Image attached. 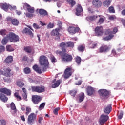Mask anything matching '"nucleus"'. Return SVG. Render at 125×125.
Masks as SVG:
<instances>
[{
	"label": "nucleus",
	"mask_w": 125,
	"mask_h": 125,
	"mask_svg": "<svg viewBox=\"0 0 125 125\" xmlns=\"http://www.w3.org/2000/svg\"><path fill=\"white\" fill-rule=\"evenodd\" d=\"M39 62L42 66H48V60L45 56H40Z\"/></svg>",
	"instance_id": "423d86ee"
},
{
	"label": "nucleus",
	"mask_w": 125,
	"mask_h": 125,
	"mask_svg": "<svg viewBox=\"0 0 125 125\" xmlns=\"http://www.w3.org/2000/svg\"><path fill=\"white\" fill-rule=\"evenodd\" d=\"M109 20H114L116 19V17L114 15L110 16V17H109Z\"/></svg>",
	"instance_id": "338daca9"
},
{
	"label": "nucleus",
	"mask_w": 125,
	"mask_h": 125,
	"mask_svg": "<svg viewBox=\"0 0 125 125\" xmlns=\"http://www.w3.org/2000/svg\"><path fill=\"white\" fill-rule=\"evenodd\" d=\"M75 46V44L74 42L71 41H69L66 42V47H70V48H73Z\"/></svg>",
	"instance_id": "cd10ccee"
},
{
	"label": "nucleus",
	"mask_w": 125,
	"mask_h": 125,
	"mask_svg": "<svg viewBox=\"0 0 125 125\" xmlns=\"http://www.w3.org/2000/svg\"><path fill=\"white\" fill-rule=\"evenodd\" d=\"M13 61V57L11 56H8L4 60V62L6 63V64H11L12 62Z\"/></svg>",
	"instance_id": "b1692460"
},
{
	"label": "nucleus",
	"mask_w": 125,
	"mask_h": 125,
	"mask_svg": "<svg viewBox=\"0 0 125 125\" xmlns=\"http://www.w3.org/2000/svg\"><path fill=\"white\" fill-rule=\"evenodd\" d=\"M31 111H32V110L30 108L26 107V113H25L26 115L28 116V115H29L30 113H31Z\"/></svg>",
	"instance_id": "864d4df0"
},
{
	"label": "nucleus",
	"mask_w": 125,
	"mask_h": 125,
	"mask_svg": "<svg viewBox=\"0 0 125 125\" xmlns=\"http://www.w3.org/2000/svg\"><path fill=\"white\" fill-rule=\"evenodd\" d=\"M33 26L35 29H40V26L37 23H34L33 24Z\"/></svg>",
	"instance_id": "680f3d73"
},
{
	"label": "nucleus",
	"mask_w": 125,
	"mask_h": 125,
	"mask_svg": "<svg viewBox=\"0 0 125 125\" xmlns=\"http://www.w3.org/2000/svg\"><path fill=\"white\" fill-rule=\"evenodd\" d=\"M75 61L78 65H81V62H82V59L79 56H77L75 58Z\"/></svg>",
	"instance_id": "c9c22d12"
},
{
	"label": "nucleus",
	"mask_w": 125,
	"mask_h": 125,
	"mask_svg": "<svg viewBox=\"0 0 125 125\" xmlns=\"http://www.w3.org/2000/svg\"><path fill=\"white\" fill-rule=\"evenodd\" d=\"M67 2L69 4V5H71V7H73L76 4V1L74 0H67Z\"/></svg>",
	"instance_id": "c756f323"
},
{
	"label": "nucleus",
	"mask_w": 125,
	"mask_h": 125,
	"mask_svg": "<svg viewBox=\"0 0 125 125\" xmlns=\"http://www.w3.org/2000/svg\"><path fill=\"white\" fill-rule=\"evenodd\" d=\"M31 90L33 92H38V86H33L31 87Z\"/></svg>",
	"instance_id": "a18cd8bd"
},
{
	"label": "nucleus",
	"mask_w": 125,
	"mask_h": 125,
	"mask_svg": "<svg viewBox=\"0 0 125 125\" xmlns=\"http://www.w3.org/2000/svg\"><path fill=\"white\" fill-rule=\"evenodd\" d=\"M101 99H106L108 98L110 92L106 89H100L98 91Z\"/></svg>",
	"instance_id": "7ed1b4c3"
},
{
	"label": "nucleus",
	"mask_w": 125,
	"mask_h": 125,
	"mask_svg": "<svg viewBox=\"0 0 125 125\" xmlns=\"http://www.w3.org/2000/svg\"><path fill=\"white\" fill-rule=\"evenodd\" d=\"M110 50V47L107 45H102L99 49L98 52L99 53H105L108 52Z\"/></svg>",
	"instance_id": "1a4fd4ad"
},
{
	"label": "nucleus",
	"mask_w": 125,
	"mask_h": 125,
	"mask_svg": "<svg viewBox=\"0 0 125 125\" xmlns=\"http://www.w3.org/2000/svg\"><path fill=\"white\" fill-rule=\"evenodd\" d=\"M95 36L101 37L103 35V27L102 26H97L95 29Z\"/></svg>",
	"instance_id": "9d476101"
},
{
	"label": "nucleus",
	"mask_w": 125,
	"mask_h": 125,
	"mask_svg": "<svg viewBox=\"0 0 125 125\" xmlns=\"http://www.w3.org/2000/svg\"><path fill=\"white\" fill-rule=\"evenodd\" d=\"M62 82L61 80H57L54 84L52 85V88H56V87H58L59 85H60V83Z\"/></svg>",
	"instance_id": "bb28decb"
},
{
	"label": "nucleus",
	"mask_w": 125,
	"mask_h": 125,
	"mask_svg": "<svg viewBox=\"0 0 125 125\" xmlns=\"http://www.w3.org/2000/svg\"><path fill=\"white\" fill-rule=\"evenodd\" d=\"M23 33L26 34V35H28L31 38H33L34 37V33L28 28H25V29L23 30Z\"/></svg>",
	"instance_id": "a211bd4d"
},
{
	"label": "nucleus",
	"mask_w": 125,
	"mask_h": 125,
	"mask_svg": "<svg viewBox=\"0 0 125 125\" xmlns=\"http://www.w3.org/2000/svg\"><path fill=\"white\" fill-rule=\"evenodd\" d=\"M84 48H85V47L83 45H80L78 47V50L79 51H84Z\"/></svg>",
	"instance_id": "ea45409f"
},
{
	"label": "nucleus",
	"mask_w": 125,
	"mask_h": 125,
	"mask_svg": "<svg viewBox=\"0 0 125 125\" xmlns=\"http://www.w3.org/2000/svg\"><path fill=\"white\" fill-rule=\"evenodd\" d=\"M0 6L2 9L4 10L5 11H7L10 5L5 3H1L0 4Z\"/></svg>",
	"instance_id": "5701e85b"
},
{
	"label": "nucleus",
	"mask_w": 125,
	"mask_h": 125,
	"mask_svg": "<svg viewBox=\"0 0 125 125\" xmlns=\"http://www.w3.org/2000/svg\"><path fill=\"white\" fill-rule=\"evenodd\" d=\"M37 11H38L39 14L42 15V16H47L48 15L47 11L43 9H37Z\"/></svg>",
	"instance_id": "6ab92c4d"
},
{
	"label": "nucleus",
	"mask_w": 125,
	"mask_h": 125,
	"mask_svg": "<svg viewBox=\"0 0 125 125\" xmlns=\"http://www.w3.org/2000/svg\"><path fill=\"white\" fill-rule=\"evenodd\" d=\"M109 120V116L107 115L102 114L101 115L99 123L100 125H104Z\"/></svg>",
	"instance_id": "9b49d317"
},
{
	"label": "nucleus",
	"mask_w": 125,
	"mask_h": 125,
	"mask_svg": "<svg viewBox=\"0 0 125 125\" xmlns=\"http://www.w3.org/2000/svg\"><path fill=\"white\" fill-rule=\"evenodd\" d=\"M14 96L15 97H16V98H17L18 101L22 100V98L20 97V96L19 95V93L18 92H15L14 93Z\"/></svg>",
	"instance_id": "e433bc0d"
},
{
	"label": "nucleus",
	"mask_w": 125,
	"mask_h": 125,
	"mask_svg": "<svg viewBox=\"0 0 125 125\" xmlns=\"http://www.w3.org/2000/svg\"><path fill=\"white\" fill-rule=\"evenodd\" d=\"M5 50V47L4 46H2V45H0V53L1 52H4Z\"/></svg>",
	"instance_id": "603ef678"
},
{
	"label": "nucleus",
	"mask_w": 125,
	"mask_h": 125,
	"mask_svg": "<svg viewBox=\"0 0 125 125\" xmlns=\"http://www.w3.org/2000/svg\"><path fill=\"white\" fill-rule=\"evenodd\" d=\"M24 85L25 84H24V83L21 81H18V82H17V85H18V86H19V87H23Z\"/></svg>",
	"instance_id": "79ce46f5"
},
{
	"label": "nucleus",
	"mask_w": 125,
	"mask_h": 125,
	"mask_svg": "<svg viewBox=\"0 0 125 125\" xmlns=\"http://www.w3.org/2000/svg\"><path fill=\"white\" fill-rule=\"evenodd\" d=\"M70 94L72 95V96H73V97H75V96L77 94V92L75 90L70 91Z\"/></svg>",
	"instance_id": "6e6d98bb"
},
{
	"label": "nucleus",
	"mask_w": 125,
	"mask_h": 125,
	"mask_svg": "<svg viewBox=\"0 0 125 125\" xmlns=\"http://www.w3.org/2000/svg\"><path fill=\"white\" fill-rule=\"evenodd\" d=\"M111 53L114 56L117 55V52L116 51V50H115V49H112Z\"/></svg>",
	"instance_id": "774afa93"
},
{
	"label": "nucleus",
	"mask_w": 125,
	"mask_h": 125,
	"mask_svg": "<svg viewBox=\"0 0 125 125\" xmlns=\"http://www.w3.org/2000/svg\"><path fill=\"white\" fill-rule=\"evenodd\" d=\"M75 14L77 15V16H80V15H82V14L83 12V7L82 6L78 4L76 6V7L75 8Z\"/></svg>",
	"instance_id": "f8f14e48"
},
{
	"label": "nucleus",
	"mask_w": 125,
	"mask_h": 125,
	"mask_svg": "<svg viewBox=\"0 0 125 125\" xmlns=\"http://www.w3.org/2000/svg\"><path fill=\"white\" fill-rule=\"evenodd\" d=\"M103 5L104 6H106V7H108V6L111 4V0H106L104 2H103Z\"/></svg>",
	"instance_id": "7c9ffc66"
},
{
	"label": "nucleus",
	"mask_w": 125,
	"mask_h": 125,
	"mask_svg": "<svg viewBox=\"0 0 125 125\" xmlns=\"http://www.w3.org/2000/svg\"><path fill=\"white\" fill-rule=\"evenodd\" d=\"M23 7H26L27 11L29 12V13H34V12H35V8L31 7V6L27 3L24 4Z\"/></svg>",
	"instance_id": "2eb2a0df"
},
{
	"label": "nucleus",
	"mask_w": 125,
	"mask_h": 125,
	"mask_svg": "<svg viewBox=\"0 0 125 125\" xmlns=\"http://www.w3.org/2000/svg\"><path fill=\"white\" fill-rule=\"evenodd\" d=\"M36 120L37 115L35 113H32L28 116L27 119V123L28 125H33Z\"/></svg>",
	"instance_id": "39448f33"
},
{
	"label": "nucleus",
	"mask_w": 125,
	"mask_h": 125,
	"mask_svg": "<svg viewBox=\"0 0 125 125\" xmlns=\"http://www.w3.org/2000/svg\"><path fill=\"white\" fill-rule=\"evenodd\" d=\"M11 23L12 25H14V26H18V24H19V21H18L16 19H13Z\"/></svg>",
	"instance_id": "f704fd0d"
},
{
	"label": "nucleus",
	"mask_w": 125,
	"mask_h": 125,
	"mask_svg": "<svg viewBox=\"0 0 125 125\" xmlns=\"http://www.w3.org/2000/svg\"><path fill=\"white\" fill-rule=\"evenodd\" d=\"M45 106V103H42V104H41L39 106V110H40V111L41 110H42V109L44 108Z\"/></svg>",
	"instance_id": "37998d69"
},
{
	"label": "nucleus",
	"mask_w": 125,
	"mask_h": 125,
	"mask_svg": "<svg viewBox=\"0 0 125 125\" xmlns=\"http://www.w3.org/2000/svg\"><path fill=\"white\" fill-rule=\"evenodd\" d=\"M7 37L11 42H19V36L13 32H10L7 35Z\"/></svg>",
	"instance_id": "f03ea898"
},
{
	"label": "nucleus",
	"mask_w": 125,
	"mask_h": 125,
	"mask_svg": "<svg viewBox=\"0 0 125 125\" xmlns=\"http://www.w3.org/2000/svg\"><path fill=\"white\" fill-rule=\"evenodd\" d=\"M113 38H114V35L112 34H110L108 36L104 38V41H110V40H112Z\"/></svg>",
	"instance_id": "4c0bfd02"
},
{
	"label": "nucleus",
	"mask_w": 125,
	"mask_h": 125,
	"mask_svg": "<svg viewBox=\"0 0 125 125\" xmlns=\"http://www.w3.org/2000/svg\"><path fill=\"white\" fill-rule=\"evenodd\" d=\"M75 70L72 67H67L64 71V79H69L72 76V74L74 73Z\"/></svg>",
	"instance_id": "20e7f679"
},
{
	"label": "nucleus",
	"mask_w": 125,
	"mask_h": 125,
	"mask_svg": "<svg viewBox=\"0 0 125 125\" xmlns=\"http://www.w3.org/2000/svg\"><path fill=\"white\" fill-rule=\"evenodd\" d=\"M10 106H11V110H13V111L16 110V107L15 106V104H14V103L12 102L11 103Z\"/></svg>",
	"instance_id": "de8ad7c7"
},
{
	"label": "nucleus",
	"mask_w": 125,
	"mask_h": 125,
	"mask_svg": "<svg viewBox=\"0 0 125 125\" xmlns=\"http://www.w3.org/2000/svg\"><path fill=\"white\" fill-rule=\"evenodd\" d=\"M88 46L89 48L93 49L97 46V43H94L93 42L90 41L88 43Z\"/></svg>",
	"instance_id": "393cba45"
},
{
	"label": "nucleus",
	"mask_w": 125,
	"mask_h": 125,
	"mask_svg": "<svg viewBox=\"0 0 125 125\" xmlns=\"http://www.w3.org/2000/svg\"><path fill=\"white\" fill-rule=\"evenodd\" d=\"M84 99V93H82L81 95L79 96V102H83Z\"/></svg>",
	"instance_id": "a19ab883"
},
{
	"label": "nucleus",
	"mask_w": 125,
	"mask_h": 125,
	"mask_svg": "<svg viewBox=\"0 0 125 125\" xmlns=\"http://www.w3.org/2000/svg\"><path fill=\"white\" fill-rule=\"evenodd\" d=\"M42 98L41 97V96L34 95L32 96L31 100L34 104L37 105V104H39L41 101H42Z\"/></svg>",
	"instance_id": "0eeeda50"
},
{
	"label": "nucleus",
	"mask_w": 125,
	"mask_h": 125,
	"mask_svg": "<svg viewBox=\"0 0 125 125\" xmlns=\"http://www.w3.org/2000/svg\"><path fill=\"white\" fill-rule=\"evenodd\" d=\"M104 22V19L103 18H100L99 20L98 24H103V23Z\"/></svg>",
	"instance_id": "13d9d810"
},
{
	"label": "nucleus",
	"mask_w": 125,
	"mask_h": 125,
	"mask_svg": "<svg viewBox=\"0 0 125 125\" xmlns=\"http://www.w3.org/2000/svg\"><path fill=\"white\" fill-rule=\"evenodd\" d=\"M118 119L119 120H122L123 119V116H124V113L122 111H121L120 112H118Z\"/></svg>",
	"instance_id": "c03bdc74"
},
{
	"label": "nucleus",
	"mask_w": 125,
	"mask_h": 125,
	"mask_svg": "<svg viewBox=\"0 0 125 125\" xmlns=\"http://www.w3.org/2000/svg\"><path fill=\"white\" fill-rule=\"evenodd\" d=\"M111 111H112V104H110L107 105H105L104 107L103 111L104 114L109 115V114L111 113Z\"/></svg>",
	"instance_id": "ddd939ff"
},
{
	"label": "nucleus",
	"mask_w": 125,
	"mask_h": 125,
	"mask_svg": "<svg viewBox=\"0 0 125 125\" xmlns=\"http://www.w3.org/2000/svg\"><path fill=\"white\" fill-rule=\"evenodd\" d=\"M59 46L62 51L57 50L55 52L56 54L60 55L62 61L64 63H70V62H72L73 61V56L72 55L66 53L67 52V49H66L67 43L62 42L60 44Z\"/></svg>",
	"instance_id": "f257e3e1"
},
{
	"label": "nucleus",
	"mask_w": 125,
	"mask_h": 125,
	"mask_svg": "<svg viewBox=\"0 0 125 125\" xmlns=\"http://www.w3.org/2000/svg\"><path fill=\"white\" fill-rule=\"evenodd\" d=\"M4 71L5 72L4 76L7 77V78L13 77V76H14V73L11 71V69L10 67L4 68Z\"/></svg>",
	"instance_id": "6e6552de"
},
{
	"label": "nucleus",
	"mask_w": 125,
	"mask_h": 125,
	"mask_svg": "<svg viewBox=\"0 0 125 125\" xmlns=\"http://www.w3.org/2000/svg\"><path fill=\"white\" fill-rule=\"evenodd\" d=\"M7 42H8V39H7V37L3 38L1 41L2 44L5 45V44H7Z\"/></svg>",
	"instance_id": "2f4dec72"
},
{
	"label": "nucleus",
	"mask_w": 125,
	"mask_h": 125,
	"mask_svg": "<svg viewBox=\"0 0 125 125\" xmlns=\"http://www.w3.org/2000/svg\"><path fill=\"white\" fill-rule=\"evenodd\" d=\"M50 60L52 62V63H56V58H55V57L54 56H51L50 57Z\"/></svg>",
	"instance_id": "49530a36"
},
{
	"label": "nucleus",
	"mask_w": 125,
	"mask_h": 125,
	"mask_svg": "<svg viewBox=\"0 0 125 125\" xmlns=\"http://www.w3.org/2000/svg\"><path fill=\"white\" fill-rule=\"evenodd\" d=\"M82 83H83V81H82V80H80L78 82L75 83V85H81Z\"/></svg>",
	"instance_id": "0e129e2a"
},
{
	"label": "nucleus",
	"mask_w": 125,
	"mask_h": 125,
	"mask_svg": "<svg viewBox=\"0 0 125 125\" xmlns=\"http://www.w3.org/2000/svg\"><path fill=\"white\" fill-rule=\"evenodd\" d=\"M108 10L110 13H115V10L114 9V7L112 6L109 7Z\"/></svg>",
	"instance_id": "8fccbe9b"
},
{
	"label": "nucleus",
	"mask_w": 125,
	"mask_h": 125,
	"mask_svg": "<svg viewBox=\"0 0 125 125\" xmlns=\"http://www.w3.org/2000/svg\"><path fill=\"white\" fill-rule=\"evenodd\" d=\"M23 72L26 74V75H29V74H31V68L29 67H25L23 69Z\"/></svg>",
	"instance_id": "473e14b6"
},
{
	"label": "nucleus",
	"mask_w": 125,
	"mask_h": 125,
	"mask_svg": "<svg viewBox=\"0 0 125 125\" xmlns=\"http://www.w3.org/2000/svg\"><path fill=\"white\" fill-rule=\"evenodd\" d=\"M47 66L48 65H44V66L42 67V70L43 72H45L46 71V69H47Z\"/></svg>",
	"instance_id": "e2e57ef3"
},
{
	"label": "nucleus",
	"mask_w": 125,
	"mask_h": 125,
	"mask_svg": "<svg viewBox=\"0 0 125 125\" xmlns=\"http://www.w3.org/2000/svg\"><path fill=\"white\" fill-rule=\"evenodd\" d=\"M54 27V23H51V22H50L47 26V29H52Z\"/></svg>",
	"instance_id": "3c124183"
},
{
	"label": "nucleus",
	"mask_w": 125,
	"mask_h": 125,
	"mask_svg": "<svg viewBox=\"0 0 125 125\" xmlns=\"http://www.w3.org/2000/svg\"><path fill=\"white\" fill-rule=\"evenodd\" d=\"M42 121H43V118H42V117H39L38 119V123H39V124H42Z\"/></svg>",
	"instance_id": "69168bd1"
},
{
	"label": "nucleus",
	"mask_w": 125,
	"mask_h": 125,
	"mask_svg": "<svg viewBox=\"0 0 125 125\" xmlns=\"http://www.w3.org/2000/svg\"><path fill=\"white\" fill-rule=\"evenodd\" d=\"M6 50L7 51L11 52V51H14V49H13V48H12V46H11L10 45H8L6 46Z\"/></svg>",
	"instance_id": "58836bf2"
},
{
	"label": "nucleus",
	"mask_w": 125,
	"mask_h": 125,
	"mask_svg": "<svg viewBox=\"0 0 125 125\" xmlns=\"http://www.w3.org/2000/svg\"><path fill=\"white\" fill-rule=\"evenodd\" d=\"M24 50L27 53H31L32 52V48L30 46H26L24 48Z\"/></svg>",
	"instance_id": "72a5a7b5"
},
{
	"label": "nucleus",
	"mask_w": 125,
	"mask_h": 125,
	"mask_svg": "<svg viewBox=\"0 0 125 125\" xmlns=\"http://www.w3.org/2000/svg\"><path fill=\"white\" fill-rule=\"evenodd\" d=\"M86 92L89 96H91L95 93V90L91 86H88L86 88Z\"/></svg>",
	"instance_id": "dca6fc26"
},
{
	"label": "nucleus",
	"mask_w": 125,
	"mask_h": 125,
	"mask_svg": "<svg viewBox=\"0 0 125 125\" xmlns=\"http://www.w3.org/2000/svg\"><path fill=\"white\" fill-rule=\"evenodd\" d=\"M92 3L95 7H101L102 5V2L98 0H93Z\"/></svg>",
	"instance_id": "aec40b11"
},
{
	"label": "nucleus",
	"mask_w": 125,
	"mask_h": 125,
	"mask_svg": "<svg viewBox=\"0 0 125 125\" xmlns=\"http://www.w3.org/2000/svg\"><path fill=\"white\" fill-rule=\"evenodd\" d=\"M25 14L26 17L30 18V17H33V16H34V15L33 14H30L29 13H27L26 14V13H25Z\"/></svg>",
	"instance_id": "052dcab7"
},
{
	"label": "nucleus",
	"mask_w": 125,
	"mask_h": 125,
	"mask_svg": "<svg viewBox=\"0 0 125 125\" xmlns=\"http://www.w3.org/2000/svg\"><path fill=\"white\" fill-rule=\"evenodd\" d=\"M0 100L2 102H4V103H5L6 102H7V100H8V98L6 97V96L3 93H0Z\"/></svg>",
	"instance_id": "412c9836"
},
{
	"label": "nucleus",
	"mask_w": 125,
	"mask_h": 125,
	"mask_svg": "<svg viewBox=\"0 0 125 125\" xmlns=\"http://www.w3.org/2000/svg\"><path fill=\"white\" fill-rule=\"evenodd\" d=\"M0 92L1 93H4V94H6L8 96H10L11 95V90L7 89V88H0Z\"/></svg>",
	"instance_id": "4468645a"
},
{
	"label": "nucleus",
	"mask_w": 125,
	"mask_h": 125,
	"mask_svg": "<svg viewBox=\"0 0 125 125\" xmlns=\"http://www.w3.org/2000/svg\"><path fill=\"white\" fill-rule=\"evenodd\" d=\"M68 31L70 34H76L77 32L80 31V28L79 27H69Z\"/></svg>",
	"instance_id": "f3484780"
},
{
	"label": "nucleus",
	"mask_w": 125,
	"mask_h": 125,
	"mask_svg": "<svg viewBox=\"0 0 125 125\" xmlns=\"http://www.w3.org/2000/svg\"><path fill=\"white\" fill-rule=\"evenodd\" d=\"M44 91V87L43 86H38L37 92L42 93Z\"/></svg>",
	"instance_id": "c85d7f7f"
},
{
	"label": "nucleus",
	"mask_w": 125,
	"mask_h": 125,
	"mask_svg": "<svg viewBox=\"0 0 125 125\" xmlns=\"http://www.w3.org/2000/svg\"><path fill=\"white\" fill-rule=\"evenodd\" d=\"M59 110H60V108L59 107L55 108L53 111L54 114L56 115H58V111H59Z\"/></svg>",
	"instance_id": "5fc2aeb1"
},
{
	"label": "nucleus",
	"mask_w": 125,
	"mask_h": 125,
	"mask_svg": "<svg viewBox=\"0 0 125 125\" xmlns=\"http://www.w3.org/2000/svg\"><path fill=\"white\" fill-rule=\"evenodd\" d=\"M33 69L37 72L38 74H42V70H41V68L38 66V65L35 64L33 66Z\"/></svg>",
	"instance_id": "a878e982"
},
{
	"label": "nucleus",
	"mask_w": 125,
	"mask_h": 125,
	"mask_svg": "<svg viewBox=\"0 0 125 125\" xmlns=\"http://www.w3.org/2000/svg\"><path fill=\"white\" fill-rule=\"evenodd\" d=\"M0 35H1V36H5L6 35V30L5 29L0 30Z\"/></svg>",
	"instance_id": "09e8293b"
},
{
	"label": "nucleus",
	"mask_w": 125,
	"mask_h": 125,
	"mask_svg": "<svg viewBox=\"0 0 125 125\" xmlns=\"http://www.w3.org/2000/svg\"><path fill=\"white\" fill-rule=\"evenodd\" d=\"M6 125V122L4 120H0V125Z\"/></svg>",
	"instance_id": "bf43d9fd"
},
{
	"label": "nucleus",
	"mask_w": 125,
	"mask_h": 125,
	"mask_svg": "<svg viewBox=\"0 0 125 125\" xmlns=\"http://www.w3.org/2000/svg\"><path fill=\"white\" fill-rule=\"evenodd\" d=\"M59 30L60 29L57 28L53 30L51 32V35L52 36V37H59Z\"/></svg>",
	"instance_id": "4be33fe9"
},
{
	"label": "nucleus",
	"mask_w": 125,
	"mask_h": 125,
	"mask_svg": "<svg viewBox=\"0 0 125 125\" xmlns=\"http://www.w3.org/2000/svg\"><path fill=\"white\" fill-rule=\"evenodd\" d=\"M97 17H98L97 16H91L89 17V20H91V21H93V20H95V19H96Z\"/></svg>",
	"instance_id": "4d7b16f0"
}]
</instances>
